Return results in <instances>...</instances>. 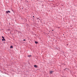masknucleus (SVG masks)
<instances>
[{"mask_svg":"<svg viewBox=\"0 0 77 77\" xmlns=\"http://www.w3.org/2000/svg\"><path fill=\"white\" fill-rule=\"evenodd\" d=\"M7 14H8V13H11V11H6Z\"/></svg>","mask_w":77,"mask_h":77,"instance_id":"obj_1","label":"nucleus"},{"mask_svg":"<svg viewBox=\"0 0 77 77\" xmlns=\"http://www.w3.org/2000/svg\"><path fill=\"white\" fill-rule=\"evenodd\" d=\"M34 66L35 68H38V66L36 65H35Z\"/></svg>","mask_w":77,"mask_h":77,"instance_id":"obj_2","label":"nucleus"},{"mask_svg":"<svg viewBox=\"0 0 77 77\" xmlns=\"http://www.w3.org/2000/svg\"><path fill=\"white\" fill-rule=\"evenodd\" d=\"M53 72H54V71H51L50 72V74H52L53 73Z\"/></svg>","mask_w":77,"mask_h":77,"instance_id":"obj_3","label":"nucleus"},{"mask_svg":"<svg viewBox=\"0 0 77 77\" xmlns=\"http://www.w3.org/2000/svg\"><path fill=\"white\" fill-rule=\"evenodd\" d=\"M2 41H6V40H5V38H3V39H2Z\"/></svg>","mask_w":77,"mask_h":77,"instance_id":"obj_4","label":"nucleus"},{"mask_svg":"<svg viewBox=\"0 0 77 77\" xmlns=\"http://www.w3.org/2000/svg\"><path fill=\"white\" fill-rule=\"evenodd\" d=\"M10 48H13V46H10Z\"/></svg>","mask_w":77,"mask_h":77,"instance_id":"obj_5","label":"nucleus"},{"mask_svg":"<svg viewBox=\"0 0 77 77\" xmlns=\"http://www.w3.org/2000/svg\"><path fill=\"white\" fill-rule=\"evenodd\" d=\"M35 44H38V42H35Z\"/></svg>","mask_w":77,"mask_h":77,"instance_id":"obj_6","label":"nucleus"},{"mask_svg":"<svg viewBox=\"0 0 77 77\" xmlns=\"http://www.w3.org/2000/svg\"><path fill=\"white\" fill-rule=\"evenodd\" d=\"M2 38H3V39H5V37H3V36H2Z\"/></svg>","mask_w":77,"mask_h":77,"instance_id":"obj_7","label":"nucleus"},{"mask_svg":"<svg viewBox=\"0 0 77 77\" xmlns=\"http://www.w3.org/2000/svg\"><path fill=\"white\" fill-rule=\"evenodd\" d=\"M28 57H31V55H28Z\"/></svg>","mask_w":77,"mask_h":77,"instance_id":"obj_8","label":"nucleus"},{"mask_svg":"<svg viewBox=\"0 0 77 77\" xmlns=\"http://www.w3.org/2000/svg\"><path fill=\"white\" fill-rule=\"evenodd\" d=\"M23 41H26V40H25V39H24V40H23Z\"/></svg>","mask_w":77,"mask_h":77,"instance_id":"obj_9","label":"nucleus"},{"mask_svg":"<svg viewBox=\"0 0 77 77\" xmlns=\"http://www.w3.org/2000/svg\"><path fill=\"white\" fill-rule=\"evenodd\" d=\"M39 19V18H37V20H38Z\"/></svg>","mask_w":77,"mask_h":77,"instance_id":"obj_10","label":"nucleus"},{"mask_svg":"<svg viewBox=\"0 0 77 77\" xmlns=\"http://www.w3.org/2000/svg\"><path fill=\"white\" fill-rule=\"evenodd\" d=\"M33 17H34V16H33Z\"/></svg>","mask_w":77,"mask_h":77,"instance_id":"obj_11","label":"nucleus"},{"mask_svg":"<svg viewBox=\"0 0 77 77\" xmlns=\"http://www.w3.org/2000/svg\"><path fill=\"white\" fill-rule=\"evenodd\" d=\"M9 30H10V29H9Z\"/></svg>","mask_w":77,"mask_h":77,"instance_id":"obj_12","label":"nucleus"},{"mask_svg":"<svg viewBox=\"0 0 77 77\" xmlns=\"http://www.w3.org/2000/svg\"><path fill=\"white\" fill-rule=\"evenodd\" d=\"M52 31H53V30H52Z\"/></svg>","mask_w":77,"mask_h":77,"instance_id":"obj_13","label":"nucleus"},{"mask_svg":"<svg viewBox=\"0 0 77 77\" xmlns=\"http://www.w3.org/2000/svg\"><path fill=\"white\" fill-rule=\"evenodd\" d=\"M67 45H68V44H67Z\"/></svg>","mask_w":77,"mask_h":77,"instance_id":"obj_14","label":"nucleus"},{"mask_svg":"<svg viewBox=\"0 0 77 77\" xmlns=\"http://www.w3.org/2000/svg\"><path fill=\"white\" fill-rule=\"evenodd\" d=\"M58 28H59V27Z\"/></svg>","mask_w":77,"mask_h":77,"instance_id":"obj_15","label":"nucleus"}]
</instances>
